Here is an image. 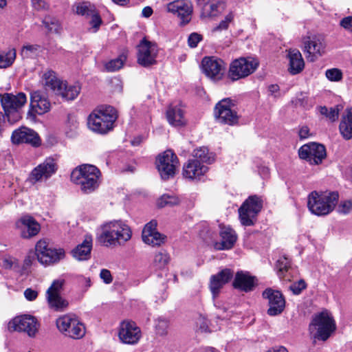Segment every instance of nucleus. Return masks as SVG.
<instances>
[{"label":"nucleus","mask_w":352,"mask_h":352,"mask_svg":"<svg viewBox=\"0 0 352 352\" xmlns=\"http://www.w3.org/2000/svg\"><path fill=\"white\" fill-rule=\"evenodd\" d=\"M132 236V230L124 222L111 221L101 226L99 240L105 246L124 245Z\"/></svg>","instance_id":"f257e3e1"},{"label":"nucleus","mask_w":352,"mask_h":352,"mask_svg":"<svg viewBox=\"0 0 352 352\" xmlns=\"http://www.w3.org/2000/svg\"><path fill=\"white\" fill-rule=\"evenodd\" d=\"M101 173L95 166L82 164L73 170L71 180L78 185L85 194H89L96 190L100 184Z\"/></svg>","instance_id":"f03ea898"},{"label":"nucleus","mask_w":352,"mask_h":352,"mask_svg":"<svg viewBox=\"0 0 352 352\" xmlns=\"http://www.w3.org/2000/svg\"><path fill=\"white\" fill-rule=\"evenodd\" d=\"M117 118V112L114 107L102 106L95 109L89 116L87 124L91 131L104 134L113 129Z\"/></svg>","instance_id":"7ed1b4c3"},{"label":"nucleus","mask_w":352,"mask_h":352,"mask_svg":"<svg viewBox=\"0 0 352 352\" xmlns=\"http://www.w3.org/2000/svg\"><path fill=\"white\" fill-rule=\"evenodd\" d=\"M337 192H311L307 197V206L312 214L318 216L327 215L332 212L338 203Z\"/></svg>","instance_id":"20e7f679"},{"label":"nucleus","mask_w":352,"mask_h":352,"mask_svg":"<svg viewBox=\"0 0 352 352\" xmlns=\"http://www.w3.org/2000/svg\"><path fill=\"white\" fill-rule=\"evenodd\" d=\"M336 322L327 311H323L314 316L309 324V331L319 340H327L336 330Z\"/></svg>","instance_id":"39448f33"},{"label":"nucleus","mask_w":352,"mask_h":352,"mask_svg":"<svg viewBox=\"0 0 352 352\" xmlns=\"http://www.w3.org/2000/svg\"><path fill=\"white\" fill-rule=\"evenodd\" d=\"M58 330L68 338L78 340L83 338L86 333L85 324L73 314H65L56 320Z\"/></svg>","instance_id":"423d86ee"},{"label":"nucleus","mask_w":352,"mask_h":352,"mask_svg":"<svg viewBox=\"0 0 352 352\" xmlns=\"http://www.w3.org/2000/svg\"><path fill=\"white\" fill-rule=\"evenodd\" d=\"M263 208V200L257 195L250 196L239 208V219L243 226H253Z\"/></svg>","instance_id":"0eeeda50"},{"label":"nucleus","mask_w":352,"mask_h":352,"mask_svg":"<svg viewBox=\"0 0 352 352\" xmlns=\"http://www.w3.org/2000/svg\"><path fill=\"white\" fill-rule=\"evenodd\" d=\"M26 101V96L22 92L16 95L5 94L1 96V105L10 122H16L21 119V116L19 109L25 104Z\"/></svg>","instance_id":"6e6552de"},{"label":"nucleus","mask_w":352,"mask_h":352,"mask_svg":"<svg viewBox=\"0 0 352 352\" xmlns=\"http://www.w3.org/2000/svg\"><path fill=\"white\" fill-rule=\"evenodd\" d=\"M258 61L252 58L241 57L232 61L228 76L236 81L252 74L258 66Z\"/></svg>","instance_id":"1a4fd4ad"},{"label":"nucleus","mask_w":352,"mask_h":352,"mask_svg":"<svg viewBox=\"0 0 352 352\" xmlns=\"http://www.w3.org/2000/svg\"><path fill=\"white\" fill-rule=\"evenodd\" d=\"M36 256L38 261L43 265H50L59 262L65 256L63 248L50 247L45 239L39 240L35 246Z\"/></svg>","instance_id":"9d476101"},{"label":"nucleus","mask_w":352,"mask_h":352,"mask_svg":"<svg viewBox=\"0 0 352 352\" xmlns=\"http://www.w3.org/2000/svg\"><path fill=\"white\" fill-rule=\"evenodd\" d=\"M235 102L230 98H223L215 105L214 115L220 123L234 125L239 122V116L234 109Z\"/></svg>","instance_id":"9b49d317"},{"label":"nucleus","mask_w":352,"mask_h":352,"mask_svg":"<svg viewBox=\"0 0 352 352\" xmlns=\"http://www.w3.org/2000/svg\"><path fill=\"white\" fill-rule=\"evenodd\" d=\"M178 164V158L171 150L165 151L159 155L156 160L157 170L164 180H168L175 176Z\"/></svg>","instance_id":"f8f14e48"},{"label":"nucleus","mask_w":352,"mask_h":352,"mask_svg":"<svg viewBox=\"0 0 352 352\" xmlns=\"http://www.w3.org/2000/svg\"><path fill=\"white\" fill-rule=\"evenodd\" d=\"M39 324L37 320L30 315L16 316L8 324L10 331L26 333L30 337H34L38 332Z\"/></svg>","instance_id":"ddd939ff"},{"label":"nucleus","mask_w":352,"mask_h":352,"mask_svg":"<svg viewBox=\"0 0 352 352\" xmlns=\"http://www.w3.org/2000/svg\"><path fill=\"white\" fill-rule=\"evenodd\" d=\"M63 283V280H56L46 292V299L49 307L56 311H63L69 305L67 300L60 296Z\"/></svg>","instance_id":"4468645a"},{"label":"nucleus","mask_w":352,"mask_h":352,"mask_svg":"<svg viewBox=\"0 0 352 352\" xmlns=\"http://www.w3.org/2000/svg\"><path fill=\"white\" fill-rule=\"evenodd\" d=\"M262 296L267 300V314L269 316H276L283 313L285 307V300L280 291L267 288L263 292Z\"/></svg>","instance_id":"2eb2a0df"},{"label":"nucleus","mask_w":352,"mask_h":352,"mask_svg":"<svg viewBox=\"0 0 352 352\" xmlns=\"http://www.w3.org/2000/svg\"><path fill=\"white\" fill-rule=\"evenodd\" d=\"M300 158L305 160L311 164H319L326 157L325 147L320 144L311 142L302 146L299 151Z\"/></svg>","instance_id":"dca6fc26"},{"label":"nucleus","mask_w":352,"mask_h":352,"mask_svg":"<svg viewBox=\"0 0 352 352\" xmlns=\"http://www.w3.org/2000/svg\"><path fill=\"white\" fill-rule=\"evenodd\" d=\"M303 44L306 57L311 62L324 53L326 44L324 38L320 36H306L303 38Z\"/></svg>","instance_id":"f3484780"},{"label":"nucleus","mask_w":352,"mask_h":352,"mask_svg":"<svg viewBox=\"0 0 352 352\" xmlns=\"http://www.w3.org/2000/svg\"><path fill=\"white\" fill-rule=\"evenodd\" d=\"M57 168L54 159L47 158L32 170L29 180L32 184L47 180L56 172Z\"/></svg>","instance_id":"a211bd4d"},{"label":"nucleus","mask_w":352,"mask_h":352,"mask_svg":"<svg viewBox=\"0 0 352 352\" xmlns=\"http://www.w3.org/2000/svg\"><path fill=\"white\" fill-rule=\"evenodd\" d=\"M118 336L124 344H135L140 340L142 332L135 322L124 320L120 323Z\"/></svg>","instance_id":"6ab92c4d"},{"label":"nucleus","mask_w":352,"mask_h":352,"mask_svg":"<svg viewBox=\"0 0 352 352\" xmlns=\"http://www.w3.org/2000/svg\"><path fill=\"white\" fill-rule=\"evenodd\" d=\"M11 140L14 144H28L34 147H38L41 144V140L38 133L25 126L14 130L12 132Z\"/></svg>","instance_id":"aec40b11"},{"label":"nucleus","mask_w":352,"mask_h":352,"mask_svg":"<svg viewBox=\"0 0 352 352\" xmlns=\"http://www.w3.org/2000/svg\"><path fill=\"white\" fill-rule=\"evenodd\" d=\"M157 50L155 43L143 39L138 45V63L148 67L156 63Z\"/></svg>","instance_id":"412c9836"},{"label":"nucleus","mask_w":352,"mask_h":352,"mask_svg":"<svg viewBox=\"0 0 352 352\" xmlns=\"http://www.w3.org/2000/svg\"><path fill=\"white\" fill-rule=\"evenodd\" d=\"M167 11L176 14L185 25L188 23L192 13V4L188 0H175L166 6Z\"/></svg>","instance_id":"4be33fe9"},{"label":"nucleus","mask_w":352,"mask_h":352,"mask_svg":"<svg viewBox=\"0 0 352 352\" xmlns=\"http://www.w3.org/2000/svg\"><path fill=\"white\" fill-rule=\"evenodd\" d=\"M203 70L206 75L213 80L222 78L225 70V63L219 58L205 57L202 60Z\"/></svg>","instance_id":"5701e85b"},{"label":"nucleus","mask_w":352,"mask_h":352,"mask_svg":"<svg viewBox=\"0 0 352 352\" xmlns=\"http://www.w3.org/2000/svg\"><path fill=\"white\" fill-rule=\"evenodd\" d=\"M157 221L151 220L147 223L142 230V241L152 246H160L165 242L166 236L157 231Z\"/></svg>","instance_id":"b1692460"},{"label":"nucleus","mask_w":352,"mask_h":352,"mask_svg":"<svg viewBox=\"0 0 352 352\" xmlns=\"http://www.w3.org/2000/svg\"><path fill=\"white\" fill-rule=\"evenodd\" d=\"M21 237L30 239L37 235L41 230L40 224L31 216L22 217L16 223Z\"/></svg>","instance_id":"393cba45"},{"label":"nucleus","mask_w":352,"mask_h":352,"mask_svg":"<svg viewBox=\"0 0 352 352\" xmlns=\"http://www.w3.org/2000/svg\"><path fill=\"white\" fill-rule=\"evenodd\" d=\"M256 278L247 271H238L234 278L232 286L244 292L252 291L256 285Z\"/></svg>","instance_id":"a878e982"},{"label":"nucleus","mask_w":352,"mask_h":352,"mask_svg":"<svg viewBox=\"0 0 352 352\" xmlns=\"http://www.w3.org/2000/svg\"><path fill=\"white\" fill-rule=\"evenodd\" d=\"M208 166L198 160H189L183 166V175L189 179H199L208 171Z\"/></svg>","instance_id":"bb28decb"},{"label":"nucleus","mask_w":352,"mask_h":352,"mask_svg":"<svg viewBox=\"0 0 352 352\" xmlns=\"http://www.w3.org/2000/svg\"><path fill=\"white\" fill-rule=\"evenodd\" d=\"M184 109L182 104L170 105L166 111V118L168 123L174 126H182L186 124Z\"/></svg>","instance_id":"cd10ccee"},{"label":"nucleus","mask_w":352,"mask_h":352,"mask_svg":"<svg viewBox=\"0 0 352 352\" xmlns=\"http://www.w3.org/2000/svg\"><path fill=\"white\" fill-rule=\"evenodd\" d=\"M30 109L32 111L43 115L50 109V102L40 91H34L31 94Z\"/></svg>","instance_id":"c85d7f7f"},{"label":"nucleus","mask_w":352,"mask_h":352,"mask_svg":"<svg viewBox=\"0 0 352 352\" xmlns=\"http://www.w3.org/2000/svg\"><path fill=\"white\" fill-rule=\"evenodd\" d=\"M220 236L221 241L215 243V249L222 250L232 248L237 239L235 232L230 227H223L221 228Z\"/></svg>","instance_id":"c756f323"},{"label":"nucleus","mask_w":352,"mask_h":352,"mask_svg":"<svg viewBox=\"0 0 352 352\" xmlns=\"http://www.w3.org/2000/svg\"><path fill=\"white\" fill-rule=\"evenodd\" d=\"M91 249L92 237L91 235H86L84 241L72 251V254L78 261H87L91 257Z\"/></svg>","instance_id":"7c9ffc66"},{"label":"nucleus","mask_w":352,"mask_h":352,"mask_svg":"<svg viewBox=\"0 0 352 352\" xmlns=\"http://www.w3.org/2000/svg\"><path fill=\"white\" fill-rule=\"evenodd\" d=\"M43 80L47 91L50 90L56 95L58 93H61V86L64 82L57 78L54 71H46L43 75Z\"/></svg>","instance_id":"2f4dec72"},{"label":"nucleus","mask_w":352,"mask_h":352,"mask_svg":"<svg viewBox=\"0 0 352 352\" xmlns=\"http://www.w3.org/2000/svg\"><path fill=\"white\" fill-rule=\"evenodd\" d=\"M289 60L288 70L290 74L295 75L300 73L305 67V62L301 53L298 50H290L288 53Z\"/></svg>","instance_id":"473e14b6"},{"label":"nucleus","mask_w":352,"mask_h":352,"mask_svg":"<svg viewBox=\"0 0 352 352\" xmlns=\"http://www.w3.org/2000/svg\"><path fill=\"white\" fill-rule=\"evenodd\" d=\"M224 8L225 4L220 0L206 3L202 8L201 16L204 18L216 16L221 13Z\"/></svg>","instance_id":"72a5a7b5"},{"label":"nucleus","mask_w":352,"mask_h":352,"mask_svg":"<svg viewBox=\"0 0 352 352\" xmlns=\"http://www.w3.org/2000/svg\"><path fill=\"white\" fill-rule=\"evenodd\" d=\"M339 130L345 140L352 138V109H347L342 116Z\"/></svg>","instance_id":"f704fd0d"},{"label":"nucleus","mask_w":352,"mask_h":352,"mask_svg":"<svg viewBox=\"0 0 352 352\" xmlns=\"http://www.w3.org/2000/svg\"><path fill=\"white\" fill-rule=\"evenodd\" d=\"M61 87V93H58L56 95L62 96L63 98L67 100H74L79 95L81 90V87L78 82L68 85L64 82Z\"/></svg>","instance_id":"c9c22d12"},{"label":"nucleus","mask_w":352,"mask_h":352,"mask_svg":"<svg viewBox=\"0 0 352 352\" xmlns=\"http://www.w3.org/2000/svg\"><path fill=\"white\" fill-rule=\"evenodd\" d=\"M15 49H9L0 51V69H6L10 67L16 59Z\"/></svg>","instance_id":"e433bc0d"},{"label":"nucleus","mask_w":352,"mask_h":352,"mask_svg":"<svg viewBox=\"0 0 352 352\" xmlns=\"http://www.w3.org/2000/svg\"><path fill=\"white\" fill-rule=\"evenodd\" d=\"M193 159L200 160V162L210 164L214 161V156L212 153H209L207 147H200L196 148L192 153Z\"/></svg>","instance_id":"4c0bfd02"},{"label":"nucleus","mask_w":352,"mask_h":352,"mask_svg":"<svg viewBox=\"0 0 352 352\" xmlns=\"http://www.w3.org/2000/svg\"><path fill=\"white\" fill-rule=\"evenodd\" d=\"M295 106L300 107L305 109H309L314 104V100L309 98L306 94L300 93L293 101Z\"/></svg>","instance_id":"58836bf2"},{"label":"nucleus","mask_w":352,"mask_h":352,"mask_svg":"<svg viewBox=\"0 0 352 352\" xmlns=\"http://www.w3.org/2000/svg\"><path fill=\"white\" fill-rule=\"evenodd\" d=\"M43 23L50 32L57 34L60 32L61 25L58 20L56 18L50 16H47L44 18Z\"/></svg>","instance_id":"ea45409f"},{"label":"nucleus","mask_w":352,"mask_h":352,"mask_svg":"<svg viewBox=\"0 0 352 352\" xmlns=\"http://www.w3.org/2000/svg\"><path fill=\"white\" fill-rule=\"evenodd\" d=\"M321 115L328 118L331 122H335L339 116V109L338 107L327 108L325 106L318 107Z\"/></svg>","instance_id":"a19ab883"},{"label":"nucleus","mask_w":352,"mask_h":352,"mask_svg":"<svg viewBox=\"0 0 352 352\" xmlns=\"http://www.w3.org/2000/svg\"><path fill=\"white\" fill-rule=\"evenodd\" d=\"M180 201L179 199L174 195L169 194L163 195L157 202V205L160 208H163L165 206H174L178 205Z\"/></svg>","instance_id":"79ce46f5"},{"label":"nucleus","mask_w":352,"mask_h":352,"mask_svg":"<svg viewBox=\"0 0 352 352\" xmlns=\"http://www.w3.org/2000/svg\"><path fill=\"white\" fill-rule=\"evenodd\" d=\"M126 60L124 55H120L118 58L111 60L105 64L107 71L113 72L121 69Z\"/></svg>","instance_id":"37998d69"},{"label":"nucleus","mask_w":352,"mask_h":352,"mask_svg":"<svg viewBox=\"0 0 352 352\" xmlns=\"http://www.w3.org/2000/svg\"><path fill=\"white\" fill-rule=\"evenodd\" d=\"M40 46L38 45H28L22 47L21 54L23 58H32L38 55Z\"/></svg>","instance_id":"c03bdc74"},{"label":"nucleus","mask_w":352,"mask_h":352,"mask_svg":"<svg viewBox=\"0 0 352 352\" xmlns=\"http://www.w3.org/2000/svg\"><path fill=\"white\" fill-rule=\"evenodd\" d=\"M155 331L160 336H164L168 333V321L163 318H158L155 320Z\"/></svg>","instance_id":"a18cd8bd"},{"label":"nucleus","mask_w":352,"mask_h":352,"mask_svg":"<svg viewBox=\"0 0 352 352\" xmlns=\"http://www.w3.org/2000/svg\"><path fill=\"white\" fill-rule=\"evenodd\" d=\"M225 285V283H221V280L217 279V277L211 276L209 287L214 298L219 295L220 290Z\"/></svg>","instance_id":"49530a36"},{"label":"nucleus","mask_w":352,"mask_h":352,"mask_svg":"<svg viewBox=\"0 0 352 352\" xmlns=\"http://www.w3.org/2000/svg\"><path fill=\"white\" fill-rule=\"evenodd\" d=\"M0 265L7 270H17L19 267L18 261L12 256H4L1 259Z\"/></svg>","instance_id":"de8ad7c7"},{"label":"nucleus","mask_w":352,"mask_h":352,"mask_svg":"<svg viewBox=\"0 0 352 352\" xmlns=\"http://www.w3.org/2000/svg\"><path fill=\"white\" fill-rule=\"evenodd\" d=\"M169 261V256L166 252H159L154 257V264L158 268H163Z\"/></svg>","instance_id":"09e8293b"},{"label":"nucleus","mask_w":352,"mask_h":352,"mask_svg":"<svg viewBox=\"0 0 352 352\" xmlns=\"http://www.w3.org/2000/svg\"><path fill=\"white\" fill-rule=\"evenodd\" d=\"M95 10L94 6L87 5V3H82L76 6V12L79 15L89 17Z\"/></svg>","instance_id":"8fccbe9b"},{"label":"nucleus","mask_w":352,"mask_h":352,"mask_svg":"<svg viewBox=\"0 0 352 352\" xmlns=\"http://www.w3.org/2000/svg\"><path fill=\"white\" fill-rule=\"evenodd\" d=\"M233 275L234 272L231 269L225 268L212 276L217 277L221 280V283L226 284L233 278Z\"/></svg>","instance_id":"3c124183"},{"label":"nucleus","mask_w":352,"mask_h":352,"mask_svg":"<svg viewBox=\"0 0 352 352\" xmlns=\"http://www.w3.org/2000/svg\"><path fill=\"white\" fill-rule=\"evenodd\" d=\"M89 17L91 18L89 21V24L91 25L90 30L92 32L95 33L99 30L100 26L102 24V19L96 10L93 12Z\"/></svg>","instance_id":"603ef678"},{"label":"nucleus","mask_w":352,"mask_h":352,"mask_svg":"<svg viewBox=\"0 0 352 352\" xmlns=\"http://www.w3.org/2000/svg\"><path fill=\"white\" fill-rule=\"evenodd\" d=\"M325 76L331 81L338 82L342 78V72L338 68H332L326 71Z\"/></svg>","instance_id":"864d4df0"},{"label":"nucleus","mask_w":352,"mask_h":352,"mask_svg":"<svg viewBox=\"0 0 352 352\" xmlns=\"http://www.w3.org/2000/svg\"><path fill=\"white\" fill-rule=\"evenodd\" d=\"M289 265L290 262L289 259L285 256L280 257L277 261L276 266L278 269V274L280 277L283 275L284 272H286L288 270Z\"/></svg>","instance_id":"5fc2aeb1"},{"label":"nucleus","mask_w":352,"mask_h":352,"mask_svg":"<svg viewBox=\"0 0 352 352\" xmlns=\"http://www.w3.org/2000/svg\"><path fill=\"white\" fill-rule=\"evenodd\" d=\"M234 16L232 13H229L228 15L226 16L225 19L219 23V24L217 26L214 28L212 31L216 32L227 30L229 26V24L232 22Z\"/></svg>","instance_id":"6e6d98bb"},{"label":"nucleus","mask_w":352,"mask_h":352,"mask_svg":"<svg viewBox=\"0 0 352 352\" xmlns=\"http://www.w3.org/2000/svg\"><path fill=\"white\" fill-rule=\"evenodd\" d=\"M307 287V284L304 280H300L298 282H296L290 285V289L293 292L294 294H300L301 292L305 289Z\"/></svg>","instance_id":"4d7b16f0"},{"label":"nucleus","mask_w":352,"mask_h":352,"mask_svg":"<svg viewBox=\"0 0 352 352\" xmlns=\"http://www.w3.org/2000/svg\"><path fill=\"white\" fill-rule=\"evenodd\" d=\"M202 35L193 32L190 34L188 38V43L190 47H196L198 43L202 40Z\"/></svg>","instance_id":"13d9d810"},{"label":"nucleus","mask_w":352,"mask_h":352,"mask_svg":"<svg viewBox=\"0 0 352 352\" xmlns=\"http://www.w3.org/2000/svg\"><path fill=\"white\" fill-rule=\"evenodd\" d=\"M338 212L344 214H349L352 210V201L346 200L341 202L338 208Z\"/></svg>","instance_id":"bf43d9fd"},{"label":"nucleus","mask_w":352,"mask_h":352,"mask_svg":"<svg viewBox=\"0 0 352 352\" xmlns=\"http://www.w3.org/2000/svg\"><path fill=\"white\" fill-rule=\"evenodd\" d=\"M32 5L37 10H47L49 9V4L43 0H31Z\"/></svg>","instance_id":"052dcab7"},{"label":"nucleus","mask_w":352,"mask_h":352,"mask_svg":"<svg viewBox=\"0 0 352 352\" xmlns=\"http://www.w3.org/2000/svg\"><path fill=\"white\" fill-rule=\"evenodd\" d=\"M36 252H29L28 254L25 256L23 261V270H26L28 268L30 267L32 265L34 261L35 260Z\"/></svg>","instance_id":"680f3d73"},{"label":"nucleus","mask_w":352,"mask_h":352,"mask_svg":"<svg viewBox=\"0 0 352 352\" xmlns=\"http://www.w3.org/2000/svg\"><path fill=\"white\" fill-rule=\"evenodd\" d=\"M100 277L106 284H109L112 282L113 278L111 272L107 269H102L100 273Z\"/></svg>","instance_id":"e2e57ef3"},{"label":"nucleus","mask_w":352,"mask_h":352,"mask_svg":"<svg viewBox=\"0 0 352 352\" xmlns=\"http://www.w3.org/2000/svg\"><path fill=\"white\" fill-rule=\"evenodd\" d=\"M24 296L28 300L33 301L37 298L38 292L34 289L28 288L24 291Z\"/></svg>","instance_id":"0e129e2a"},{"label":"nucleus","mask_w":352,"mask_h":352,"mask_svg":"<svg viewBox=\"0 0 352 352\" xmlns=\"http://www.w3.org/2000/svg\"><path fill=\"white\" fill-rule=\"evenodd\" d=\"M340 24L344 29L352 32V16L343 18Z\"/></svg>","instance_id":"69168bd1"},{"label":"nucleus","mask_w":352,"mask_h":352,"mask_svg":"<svg viewBox=\"0 0 352 352\" xmlns=\"http://www.w3.org/2000/svg\"><path fill=\"white\" fill-rule=\"evenodd\" d=\"M298 135L300 139H306L309 137V129L307 126H302L298 131Z\"/></svg>","instance_id":"338daca9"},{"label":"nucleus","mask_w":352,"mask_h":352,"mask_svg":"<svg viewBox=\"0 0 352 352\" xmlns=\"http://www.w3.org/2000/svg\"><path fill=\"white\" fill-rule=\"evenodd\" d=\"M152 14L153 9L149 6L144 7L142 11V15L146 18L150 17Z\"/></svg>","instance_id":"774afa93"}]
</instances>
